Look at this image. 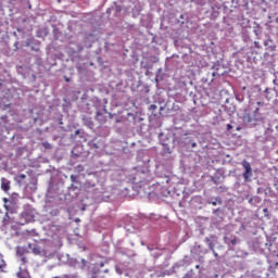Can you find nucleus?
I'll return each instance as SVG.
<instances>
[{"instance_id":"nucleus-13","label":"nucleus","mask_w":278,"mask_h":278,"mask_svg":"<svg viewBox=\"0 0 278 278\" xmlns=\"http://www.w3.org/2000/svg\"><path fill=\"white\" fill-rule=\"evenodd\" d=\"M237 243H238V239L233 238V239L231 240V244H232V245H236Z\"/></svg>"},{"instance_id":"nucleus-7","label":"nucleus","mask_w":278,"mask_h":278,"mask_svg":"<svg viewBox=\"0 0 278 278\" xmlns=\"http://www.w3.org/2000/svg\"><path fill=\"white\" fill-rule=\"evenodd\" d=\"M36 42V39L30 38L26 40V47H31Z\"/></svg>"},{"instance_id":"nucleus-3","label":"nucleus","mask_w":278,"mask_h":278,"mask_svg":"<svg viewBox=\"0 0 278 278\" xmlns=\"http://www.w3.org/2000/svg\"><path fill=\"white\" fill-rule=\"evenodd\" d=\"M1 188L4 192H10V180L1 178Z\"/></svg>"},{"instance_id":"nucleus-17","label":"nucleus","mask_w":278,"mask_h":278,"mask_svg":"<svg viewBox=\"0 0 278 278\" xmlns=\"http://www.w3.org/2000/svg\"><path fill=\"white\" fill-rule=\"evenodd\" d=\"M33 49V51H38L37 49H34V48H31Z\"/></svg>"},{"instance_id":"nucleus-1","label":"nucleus","mask_w":278,"mask_h":278,"mask_svg":"<svg viewBox=\"0 0 278 278\" xmlns=\"http://www.w3.org/2000/svg\"><path fill=\"white\" fill-rule=\"evenodd\" d=\"M241 164L244 168L243 179L245 182H249L251 181V177H253V168H251V163L243 161Z\"/></svg>"},{"instance_id":"nucleus-21","label":"nucleus","mask_w":278,"mask_h":278,"mask_svg":"<svg viewBox=\"0 0 278 278\" xmlns=\"http://www.w3.org/2000/svg\"><path fill=\"white\" fill-rule=\"evenodd\" d=\"M213 205H216V202H213Z\"/></svg>"},{"instance_id":"nucleus-20","label":"nucleus","mask_w":278,"mask_h":278,"mask_svg":"<svg viewBox=\"0 0 278 278\" xmlns=\"http://www.w3.org/2000/svg\"><path fill=\"white\" fill-rule=\"evenodd\" d=\"M72 177V179H75V176H71Z\"/></svg>"},{"instance_id":"nucleus-18","label":"nucleus","mask_w":278,"mask_h":278,"mask_svg":"<svg viewBox=\"0 0 278 278\" xmlns=\"http://www.w3.org/2000/svg\"><path fill=\"white\" fill-rule=\"evenodd\" d=\"M255 112H260V109H256V111Z\"/></svg>"},{"instance_id":"nucleus-10","label":"nucleus","mask_w":278,"mask_h":278,"mask_svg":"<svg viewBox=\"0 0 278 278\" xmlns=\"http://www.w3.org/2000/svg\"><path fill=\"white\" fill-rule=\"evenodd\" d=\"M17 179H18L20 181H23V179H27V175H25V174H20V175L17 176Z\"/></svg>"},{"instance_id":"nucleus-6","label":"nucleus","mask_w":278,"mask_h":278,"mask_svg":"<svg viewBox=\"0 0 278 278\" xmlns=\"http://www.w3.org/2000/svg\"><path fill=\"white\" fill-rule=\"evenodd\" d=\"M16 255H17V257H23L25 255V248L17 247Z\"/></svg>"},{"instance_id":"nucleus-15","label":"nucleus","mask_w":278,"mask_h":278,"mask_svg":"<svg viewBox=\"0 0 278 278\" xmlns=\"http://www.w3.org/2000/svg\"><path fill=\"white\" fill-rule=\"evenodd\" d=\"M191 147H192V149H194V147H197V142H193V143L191 144Z\"/></svg>"},{"instance_id":"nucleus-8","label":"nucleus","mask_w":278,"mask_h":278,"mask_svg":"<svg viewBox=\"0 0 278 278\" xmlns=\"http://www.w3.org/2000/svg\"><path fill=\"white\" fill-rule=\"evenodd\" d=\"M53 278H78L77 276H71L68 274H65L63 276H56V277H53Z\"/></svg>"},{"instance_id":"nucleus-12","label":"nucleus","mask_w":278,"mask_h":278,"mask_svg":"<svg viewBox=\"0 0 278 278\" xmlns=\"http://www.w3.org/2000/svg\"><path fill=\"white\" fill-rule=\"evenodd\" d=\"M150 110L155 111L157 110V106L155 104L150 105Z\"/></svg>"},{"instance_id":"nucleus-9","label":"nucleus","mask_w":278,"mask_h":278,"mask_svg":"<svg viewBox=\"0 0 278 278\" xmlns=\"http://www.w3.org/2000/svg\"><path fill=\"white\" fill-rule=\"evenodd\" d=\"M41 144L43 149H51V143H49L48 141H43Z\"/></svg>"},{"instance_id":"nucleus-2","label":"nucleus","mask_w":278,"mask_h":278,"mask_svg":"<svg viewBox=\"0 0 278 278\" xmlns=\"http://www.w3.org/2000/svg\"><path fill=\"white\" fill-rule=\"evenodd\" d=\"M17 278H31V276L29 275V271L27 269H23L20 267V270L16 274Z\"/></svg>"},{"instance_id":"nucleus-5","label":"nucleus","mask_w":278,"mask_h":278,"mask_svg":"<svg viewBox=\"0 0 278 278\" xmlns=\"http://www.w3.org/2000/svg\"><path fill=\"white\" fill-rule=\"evenodd\" d=\"M83 121L87 127H90V128L94 127V122H92V119L88 117H84Z\"/></svg>"},{"instance_id":"nucleus-19","label":"nucleus","mask_w":278,"mask_h":278,"mask_svg":"<svg viewBox=\"0 0 278 278\" xmlns=\"http://www.w3.org/2000/svg\"><path fill=\"white\" fill-rule=\"evenodd\" d=\"M237 130L240 131V127H238Z\"/></svg>"},{"instance_id":"nucleus-11","label":"nucleus","mask_w":278,"mask_h":278,"mask_svg":"<svg viewBox=\"0 0 278 278\" xmlns=\"http://www.w3.org/2000/svg\"><path fill=\"white\" fill-rule=\"evenodd\" d=\"M226 129L227 131H231V129H233V126H231V124H227Z\"/></svg>"},{"instance_id":"nucleus-14","label":"nucleus","mask_w":278,"mask_h":278,"mask_svg":"<svg viewBox=\"0 0 278 278\" xmlns=\"http://www.w3.org/2000/svg\"><path fill=\"white\" fill-rule=\"evenodd\" d=\"M23 264H27V258L25 256H21Z\"/></svg>"},{"instance_id":"nucleus-16","label":"nucleus","mask_w":278,"mask_h":278,"mask_svg":"<svg viewBox=\"0 0 278 278\" xmlns=\"http://www.w3.org/2000/svg\"><path fill=\"white\" fill-rule=\"evenodd\" d=\"M263 212H268V208H264Z\"/></svg>"},{"instance_id":"nucleus-4","label":"nucleus","mask_w":278,"mask_h":278,"mask_svg":"<svg viewBox=\"0 0 278 278\" xmlns=\"http://www.w3.org/2000/svg\"><path fill=\"white\" fill-rule=\"evenodd\" d=\"M96 119L99 121L100 123H105L108 121L105 115H103V113H101L100 111L96 113Z\"/></svg>"}]
</instances>
